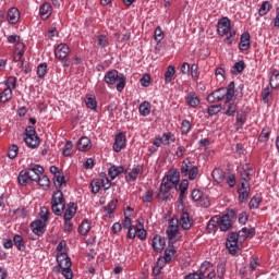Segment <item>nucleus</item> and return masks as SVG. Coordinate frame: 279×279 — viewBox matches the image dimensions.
Returning a JSON list of instances; mask_svg holds the SVG:
<instances>
[{
	"label": "nucleus",
	"instance_id": "obj_1",
	"mask_svg": "<svg viewBox=\"0 0 279 279\" xmlns=\"http://www.w3.org/2000/svg\"><path fill=\"white\" fill-rule=\"evenodd\" d=\"M178 184H180V170H169L168 173L163 177L159 187V193L161 194V199L163 202L169 199V193H171V189H175V191H178Z\"/></svg>",
	"mask_w": 279,
	"mask_h": 279
},
{
	"label": "nucleus",
	"instance_id": "obj_2",
	"mask_svg": "<svg viewBox=\"0 0 279 279\" xmlns=\"http://www.w3.org/2000/svg\"><path fill=\"white\" fill-rule=\"evenodd\" d=\"M217 34L219 36H226L225 43L227 45H232V43H234L236 29L232 28V22L229 20L228 16H223L220 20H218Z\"/></svg>",
	"mask_w": 279,
	"mask_h": 279
},
{
	"label": "nucleus",
	"instance_id": "obj_3",
	"mask_svg": "<svg viewBox=\"0 0 279 279\" xmlns=\"http://www.w3.org/2000/svg\"><path fill=\"white\" fill-rule=\"evenodd\" d=\"M104 82L109 87L114 86V84H116V88H117L118 93H123V90L125 89L126 78H125V74L119 73V71L112 69V70H108L105 73Z\"/></svg>",
	"mask_w": 279,
	"mask_h": 279
},
{
	"label": "nucleus",
	"instance_id": "obj_4",
	"mask_svg": "<svg viewBox=\"0 0 279 279\" xmlns=\"http://www.w3.org/2000/svg\"><path fill=\"white\" fill-rule=\"evenodd\" d=\"M50 205L53 215H56L57 217H62L64 208H66V199H64V194L62 193V190H57L53 192Z\"/></svg>",
	"mask_w": 279,
	"mask_h": 279
},
{
	"label": "nucleus",
	"instance_id": "obj_5",
	"mask_svg": "<svg viewBox=\"0 0 279 279\" xmlns=\"http://www.w3.org/2000/svg\"><path fill=\"white\" fill-rule=\"evenodd\" d=\"M64 232H73V218L77 215V204L70 202L62 213Z\"/></svg>",
	"mask_w": 279,
	"mask_h": 279
},
{
	"label": "nucleus",
	"instance_id": "obj_6",
	"mask_svg": "<svg viewBox=\"0 0 279 279\" xmlns=\"http://www.w3.org/2000/svg\"><path fill=\"white\" fill-rule=\"evenodd\" d=\"M191 159H185L181 165V174L183 178H189V180L193 181L197 178L199 173V168L197 166H191Z\"/></svg>",
	"mask_w": 279,
	"mask_h": 279
},
{
	"label": "nucleus",
	"instance_id": "obj_7",
	"mask_svg": "<svg viewBox=\"0 0 279 279\" xmlns=\"http://www.w3.org/2000/svg\"><path fill=\"white\" fill-rule=\"evenodd\" d=\"M24 141L31 149H36V147L40 145V137H38V134H36V130L33 126L26 128Z\"/></svg>",
	"mask_w": 279,
	"mask_h": 279
},
{
	"label": "nucleus",
	"instance_id": "obj_8",
	"mask_svg": "<svg viewBox=\"0 0 279 279\" xmlns=\"http://www.w3.org/2000/svg\"><path fill=\"white\" fill-rule=\"evenodd\" d=\"M236 217V211L234 209H229L225 215L221 217L219 216L218 226L221 232H228L229 228H232V219Z\"/></svg>",
	"mask_w": 279,
	"mask_h": 279
},
{
	"label": "nucleus",
	"instance_id": "obj_9",
	"mask_svg": "<svg viewBox=\"0 0 279 279\" xmlns=\"http://www.w3.org/2000/svg\"><path fill=\"white\" fill-rule=\"evenodd\" d=\"M226 247L231 256H236L239 252V234L235 232L230 233L227 238Z\"/></svg>",
	"mask_w": 279,
	"mask_h": 279
},
{
	"label": "nucleus",
	"instance_id": "obj_10",
	"mask_svg": "<svg viewBox=\"0 0 279 279\" xmlns=\"http://www.w3.org/2000/svg\"><path fill=\"white\" fill-rule=\"evenodd\" d=\"M223 99H225V101H228V93L226 92V87L216 89L207 96L208 104L223 101Z\"/></svg>",
	"mask_w": 279,
	"mask_h": 279
},
{
	"label": "nucleus",
	"instance_id": "obj_11",
	"mask_svg": "<svg viewBox=\"0 0 279 279\" xmlns=\"http://www.w3.org/2000/svg\"><path fill=\"white\" fill-rule=\"evenodd\" d=\"M143 169H144V167L141 163L133 166L131 171H129L125 174V181L126 182H136V180H138V178H141V175L143 174Z\"/></svg>",
	"mask_w": 279,
	"mask_h": 279
},
{
	"label": "nucleus",
	"instance_id": "obj_12",
	"mask_svg": "<svg viewBox=\"0 0 279 279\" xmlns=\"http://www.w3.org/2000/svg\"><path fill=\"white\" fill-rule=\"evenodd\" d=\"M69 53H71V48H69L66 44H59L54 48V58H57V60H65Z\"/></svg>",
	"mask_w": 279,
	"mask_h": 279
},
{
	"label": "nucleus",
	"instance_id": "obj_13",
	"mask_svg": "<svg viewBox=\"0 0 279 279\" xmlns=\"http://www.w3.org/2000/svg\"><path fill=\"white\" fill-rule=\"evenodd\" d=\"M45 228H47V222L40 219H36L31 223V230L36 236H43L45 234Z\"/></svg>",
	"mask_w": 279,
	"mask_h": 279
},
{
	"label": "nucleus",
	"instance_id": "obj_14",
	"mask_svg": "<svg viewBox=\"0 0 279 279\" xmlns=\"http://www.w3.org/2000/svg\"><path fill=\"white\" fill-rule=\"evenodd\" d=\"M28 175H31V181L36 182L43 173H45V168L40 165H32L28 169H26Z\"/></svg>",
	"mask_w": 279,
	"mask_h": 279
},
{
	"label": "nucleus",
	"instance_id": "obj_15",
	"mask_svg": "<svg viewBox=\"0 0 279 279\" xmlns=\"http://www.w3.org/2000/svg\"><path fill=\"white\" fill-rule=\"evenodd\" d=\"M222 110H225V114L227 117H234V114H236V110H239V105L232 100H225Z\"/></svg>",
	"mask_w": 279,
	"mask_h": 279
},
{
	"label": "nucleus",
	"instance_id": "obj_16",
	"mask_svg": "<svg viewBox=\"0 0 279 279\" xmlns=\"http://www.w3.org/2000/svg\"><path fill=\"white\" fill-rule=\"evenodd\" d=\"M7 21L10 25H16L21 21V11L16 8H11L7 13Z\"/></svg>",
	"mask_w": 279,
	"mask_h": 279
},
{
	"label": "nucleus",
	"instance_id": "obj_17",
	"mask_svg": "<svg viewBox=\"0 0 279 279\" xmlns=\"http://www.w3.org/2000/svg\"><path fill=\"white\" fill-rule=\"evenodd\" d=\"M125 143H126L125 133L120 132L118 135H116L114 143H113V146H112L113 147V151L119 154V151L124 149Z\"/></svg>",
	"mask_w": 279,
	"mask_h": 279
},
{
	"label": "nucleus",
	"instance_id": "obj_18",
	"mask_svg": "<svg viewBox=\"0 0 279 279\" xmlns=\"http://www.w3.org/2000/svg\"><path fill=\"white\" fill-rule=\"evenodd\" d=\"M250 183L240 182V187L238 189L239 199L240 202H247L250 197Z\"/></svg>",
	"mask_w": 279,
	"mask_h": 279
},
{
	"label": "nucleus",
	"instance_id": "obj_19",
	"mask_svg": "<svg viewBox=\"0 0 279 279\" xmlns=\"http://www.w3.org/2000/svg\"><path fill=\"white\" fill-rule=\"evenodd\" d=\"M185 104H186L190 108H197V106H199V104H202V100L199 99V96H197V93H195V92H190V93H187V95L185 96Z\"/></svg>",
	"mask_w": 279,
	"mask_h": 279
},
{
	"label": "nucleus",
	"instance_id": "obj_20",
	"mask_svg": "<svg viewBox=\"0 0 279 279\" xmlns=\"http://www.w3.org/2000/svg\"><path fill=\"white\" fill-rule=\"evenodd\" d=\"M179 223L183 230H191V228H193L194 222L189 213L183 211L180 216Z\"/></svg>",
	"mask_w": 279,
	"mask_h": 279
},
{
	"label": "nucleus",
	"instance_id": "obj_21",
	"mask_svg": "<svg viewBox=\"0 0 279 279\" xmlns=\"http://www.w3.org/2000/svg\"><path fill=\"white\" fill-rule=\"evenodd\" d=\"M166 234L169 241H175V236H178V221L173 219L169 220V227L166 230Z\"/></svg>",
	"mask_w": 279,
	"mask_h": 279
},
{
	"label": "nucleus",
	"instance_id": "obj_22",
	"mask_svg": "<svg viewBox=\"0 0 279 279\" xmlns=\"http://www.w3.org/2000/svg\"><path fill=\"white\" fill-rule=\"evenodd\" d=\"M240 173V182H247L250 184V171H252V166L245 163V166L238 167Z\"/></svg>",
	"mask_w": 279,
	"mask_h": 279
},
{
	"label": "nucleus",
	"instance_id": "obj_23",
	"mask_svg": "<svg viewBox=\"0 0 279 279\" xmlns=\"http://www.w3.org/2000/svg\"><path fill=\"white\" fill-rule=\"evenodd\" d=\"M53 12V7H51V3L45 2L39 7V16L43 19V21H47L49 16H51V13Z\"/></svg>",
	"mask_w": 279,
	"mask_h": 279
},
{
	"label": "nucleus",
	"instance_id": "obj_24",
	"mask_svg": "<svg viewBox=\"0 0 279 279\" xmlns=\"http://www.w3.org/2000/svg\"><path fill=\"white\" fill-rule=\"evenodd\" d=\"M165 245H167V242L161 235L156 234L153 238L151 246L155 252H162V250H165Z\"/></svg>",
	"mask_w": 279,
	"mask_h": 279
},
{
	"label": "nucleus",
	"instance_id": "obj_25",
	"mask_svg": "<svg viewBox=\"0 0 279 279\" xmlns=\"http://www.w3.org/2000/svg\"><path fill=\"white\" fill-rule=\"evenodd\" d=\"M250 38L251 36L248 32L242 33V35L240 36V43H239L240 51H247V49L252 47V44H250Z\"/></svg>",
	"mask_w": 279,
	"mask_h": 279
},
{
	"label": "nucleus",
	"instance_id": "obj_26",
	"mask_svg": "<svg viewBox=\"0 0 279 279\" xmlns=\"http://www.w3.org/2000/svg\"><path fill=\"white\" fill-rule=\"evenodd\" d=\"M76 147L78 151H88L93 147V142H90V138L87 136H82L78 140Z\"/></svg>",
	"mask_w": 279,
	"mask_h": 279
},
{
	"label": "nucleus",
	"instance_id": "obj_27",
	"mask_svg": "<svg viewBox=\"0 0 279 279\" xmlns=\"http://www.w3.org/2000/svg\"><path fill=\"white\" fill-rule=\"evenodd\" d=\"M57 263L61 269H71V258L65 253L57 256Z\"/></svg>",
	"mask_w": 279,
	"mask_h": 279
},
{
	"label": "nucleus",
	"instance_id": "obj_28",
	"mask_svg": "<svg viewBox=\"0 0 279 279\" xmlns=\"http://www.w3.org/2000/svg\"><path fill=\"white\" fill-rule=\"evenodd\" d=\"M138 112L141 117H149V114H151V102L144 100L140 104Z\"/></svg>",
	"mask_w": 279,
	"mask_h": 279
},
{
	"label": "nucleus",
	"instance_id": "obj_29",
	"mask_svg": "<svg viewBox=\"0 0 279 279\" xmlns=\"http://www.w3.org/2000/svg\"><path fill=\"white\" fill-rule=\"evenodd\" d=\"M226 171L220 168H216L211 172L213 180H215L218 184H221V182L226 181Z\"/></svg>",
	"mask_w": 279,
	"mask_h": 279
},
{
	"label": "nucleus",
	"instance_id": "obj_30",
	"mask_svg": "<svg viewBox=\"0 0 279 279\" xmlns=\"http://www.w3.org/2000/svg\"><path fill=\"white\" fill-rule=\"evenodd\" d=\"M238 239H242L243 241H245L247 238L254 236V234H256V229L255 228H242L238 233Z\"/></svg>",
	"mask_w": 279,
	"mask_h": 279
},
{
	"label": "nucleus",
	"instance_id": "obj_31",
	"mask_svg": "<svg viewBox=\"0 0 279 279\" xmlns=\"http://www.w3.org/2000/svg\"><path fill=\"white\" fill-rule=\"evenodd\" d=\"M84 101L86 108L93 110L94 112H97V98H95L94 95H86Z\"/></svg>",
	"mask_w": 279,
	"mask_h": 279
},
{
	"label": "nucleus",
	"instance_id": "obj_32",
	"mask_svg": "<svg viewBox=\"0 0 279 279\" xmlns=\"http://www.w3.org/2000/svg\"><path fill=\"white\" fill-rule=\"evenodd\" d=\"M123 171H125V169L123 168V166H111L108 170V175L109 178H111V180H114L116 178H118V175H121V173H123Z\"/></svg>",
	"mask_w": 279,
	"mask_h": 279
},
{
	"label": "nucleus",
	"instance_id": "obj_33",
	"mask_svg": "<svg viewBox=\"0 0 279 279\" xmlns=\"http://www.w3.org/2000/svg\"><path fill=\"white\" fill-rule=\"evenodd\" d=\"M53 184L58 191H60L62 186H66V179L64 178V172H61L53 177Z\"/></svg>",
	"mask_w": 279,
	"mask_h": 279
},
{
	"label": "nucleus",
	"instance_id": "obj_34",
	"mask_svg": "<svg viewBox=\"0 0 279 279\" xmlns=\"http://www.w3.org/2000/svg\"><path fill=\"white\" fill-rule=\"evenodd\" d=\"M29 180H32V177L27 171V169L22 170L17 177L19 184H21V186H27V183L29 182Z\"/></svg>",
	"mask_w": 279,
	"mask_h": 279
},
{
	"label": "nucleus",
	"instance_id": "obj_35",
	"mask_svg": "<svg viewBox=\"0 0 279 279\" xmlns=\"http://www.w3.org/2000/svg\"><path fill=\"white\" fill-rule=\"evenodd\" d=\"M99 178L100 185L104 191H109V189L112 186V182L110 179H108V174H106V172H100Z\"/></svg>",
	"mask_w": 279,
	"mask_h": 279
},
{
	"label": "nucleus",
	"instance_id": "obj_36",
	"mask_svg": "<svg viewBox=\"0 0 279 279\" xmlns=\"http://www.w3.org/2000/svg\"><path fill=\"white\" fill-rule=\"evenodd\" d=\"M217 228H219V216H214L207 223L208 232H217Z\"/></svg>",
	"mask_w": 279,
	"mask_h": 279
},
{
	"label": "nucleus",
	"instance_id": "obj_37",
	"mask_svg": "<svg viewBox=\"0 0 279 279\" xmlns=\"http://www.w3.org/2000/svg\"><path fill=\"white\" fill-rule=\"evenodd\" d=\"M271 11V2L270 1H264L258 10L259 16H267L269 12Z\"/></svg>",
	"mask_w": 279,
	"mask_h": 279
},
{
	"label": "nucleus",
	"instance_id": "obj_38",
	"mask_svg": "<svg viewBox=\"0 0 279 279\" xmlns=\"http://www.w3.org/2000/svg\"><path fill=\"white\" fill-rule=\"evenodd\" d=\"M87 232H90V221H88V219H85L78 226V234L86 236Z\"/></svg>",
	"mask_w": 279,
	"mask_h": 279
},
{
	"label": "nucleus",
	"instance_id": "obj_39",
	"mask_svg": "<svg viewBox=\"0 0 279 279\" xmlns=\"http://www.w3.org/2000/svg\"><path fill=\"white\" fill-rule=\"evenodd\" d=\"M269 136H271V129H269V126H266L262 130V132L258 136V142L267 143V141H269Z\"/></svg>",
	"mask_w": 279,
	"mask_h": 279
},
{
	"label": "nucleus",
	"instance_id": "obj_40",
	"mask_svg": "<svg viewBox=\"0 0 279 279\" xmlns=\"http://www.w3.org/2000/svg\"><path fill=\"white\" fill-rule=\"evenodd\" d=\"M173 75H175V66L169 65L167 68V71L165 72V83L171 84V81L173 80Z\"/></svg>",
	"mask_w": 279,
	"mask_h": 279
},
{
	"label": "nucleus",
	"instance_id": "obj_41",
	"mask_svg": "<svg viewBox=\"0 0 279 279\" xmlns=\"http://www.w3.org/2000/svg\"><path fill=\"white\" fill-rule=\"evenodd\" d=\"M262 202H263V198L260 196H253L248 203V208L251 210H258V208H260Z\"/></svg>",
	"mask_w": 279,
	"mask_h": 279
},
{
	"label": "nucleus",
	"instance_id": "obj_42",
	"mask_svg": "<svg viewBox=\"0 0 279 279\" xmlns=\"http://www.w3.org/2000/svg\"><path fill=\"white\" fill-rule=\"evenodd\" d=\"M96 38H97L98 47H100L101 49H106V47L110 45V39L106 35H97Z\"/></svg>",
	"mask_w": 279,
	"mask_h": 279
},
{
	"label": "nucleus",
	"instance_id": "obj_43",
	"mask_svg": "<svg viewBox=\"0 0 279 279\" xmlns=\"http://www.w3.org/2000/svg\"><path fill=\"white\" fill-rule=\"evenodd\" d=\"M243 71H245V61L243 60L235 62L232 66V73H234L235 75H239V73H243Z\"/></svg>",
	"mask_w": 279,
	"mask_h": 279
},
{
	"label": "nucleus",
	"instance_id": "obj_44",
	"mask_svg": "<svg viewBox=\"0 0 279 279\" xmlns=\"http://www.w3.org/2000/svg\"><path fill=\"white\" fill-rule=\"evenodd\" d=\"M36 182L41 186L43 189H49L51 181L49 180V177L41 174Z\"/></svg>",
	"mask_w": 279,
	"mask_h": 279
},
{
	"label": "nucleus",
	"instance_id": "obj_45",
	"mask_svg": "<svg viewBox=\"0 0 279 279\" xmlns=\"http://www.w3.org/2000/svg\"><path fill=\"white\" fill-rule=\"evenodd\" d=\"M16 156H19V146L16 144H12L9 146V149H8V158L10 160H14Z\"/></svg>",
	"mask_w": 279,
	"mask_h": 279
},
{
	"label": "nucleus",
	"instance_id": "obj_46",
	"mask_svg": "<svg viewBox=\"0 0 279 279\" xmlns=\"http://www.w3.org/2000/svg\"><path fill=\"white\" fill-rule=\"evenodd\" d=\"M13 242L19 252H23L25 250V243L23 242V236L20 234L14 235Z\"/></svg>",
	"mask_w": 279,
	"mask_h": 279
},
{
	"label": "nucleus",
	"instance_id": "obj_47",
	"mask_svg": "<svg viewBox=\"0 0 279 279\" xmlns=\"http://www.w3.org/2000/svg\"><path fill=\"white\" fill-rule=\"evenodd\" d=\"M234 81H231L226 88L227 101H232L234 99Z\"/></svg>",
	"mask_w": 279,
	"mask_h": 279
},
{
	"label": "nucleus",
	"instance_id": "obj_48",
	"mask_svg": "<svg viewBox=\"0 0 279 279\" xmlns=\"http://www.w3.org/2000/svg\"><path fill=\"white\" fill-rule=\"evenodd\" d=\"M12 99V89L5 88L2 93H0V101L5 104Z\"/></svg>",
	"mask_w": 279,
	"mask_h": 279
},
{
	"label": "nucleus",
	"instance_id": "obj_49",
	"mask_svg": "<svg viewBox=\"0 0 279 279\" xmlns=\"http://www.w3.org/2000/svg\"><path fill=\"white\" fill-rule=\"evenodd\" d=\"M90 191L94 195H97V193H99V191H101V181L99 179H94L90 182Z\"/></svg>",
	"mask_w": 279,
	"mask_h": 279
},
{
	"label": "nucleus",
	"instance_id": "obj_50",
	"mask_svg": "<svg viewBox=\"0 0 279 279\" xmlns=\"http://www.w3.org/2000/svg\"><path fill=\"white\" fill-rule=\"evenodd\" d=\"M220 110H223V106L211 105L207 108V114H209V117H215V114H219Z\"/></svg>",
	"mask_w": 279,
	"mask_h": 279
},
{
	"label": "nucleus",
	"instance_id": "obj_51",
	"mask_svg": "<svg viewBox=\"0 0 279 279\" xmlns=\"http://www.w3.org/2000/svg\"><path fill=\"white\" fill-rule=\"evenodd\" d=\"M47 63H40L38 66H37V77L39 80H44V77L47 75Z\"/></svg>",
	"mask_w": 279,
	"mask_h": 279
},
{
	"label": "nucleus",
	"instance_id": "obj_52",
	"mask_svg": "<svg viewBox=\"0 0 279 279\" xmlns=\"http://www.w3.org/2000/svg\"><path fill=\"white\" fill-rule=\"evenodd\" d=\"M49 215L51 214L49 213V209L46 206L40 207L39 220L44 221V223H47V221H49Z\"/></svg>",
	"mask_w": 279,
	"mask_h": 279
},
{
	"label": "nucleus",
	"instance_id": "obj_53",
	"mask_svg": "<svg viewBox=\"0 0 279 279\" xmlns=\"http://www.w3.org/2000/svg\"><path fill=\"white\" fill-rule=\"evenodd\" d=\"M174 254H175V248H173V246H169L165 251L163 260H166V263H171V258H173Z\"/></svg>",
	"mask_w": 279,
	"mask_h": 279
},
{
	"label": "nucleus",
	"instance_id": "obj_54",
	"mask_svg": "<svg viewBox=\"0 0 279 279\" xmlns=\"http://www.w3.org/2000/svg\"><path fill=\"white\" fill-rule=\"evenodd\" d=\"M105 210L109 217H112L114 210H117V201H110L105 207Z\"/></svg>",
	"mask_w": 279,
	"mask_h": 279
},
{
	"label": "nucleus",
	"instance_id": "obj_55",
	"mask_svg": "<svg viewBox=\"0 0 279 279\" xmlns=\"http://www.w3.org/2000/svg\"><path fill=\"white\" fill-rule=\"evenodd\" d=\"M269 85L271 88H278V86H279V73L278 72H274L270 75Z\"/></svg>",
	"mask_w": 279,
	"mask_h": 279
},
{
	"label": "nucleus",
	"instance_id": "obj_56",
	"mask_svg": "<svg viewBox=\"0 0 279 279\" xmlns=\"http://www.w3.org/2000/svg\"><path fill=\"white\" fill-rule=\"evenodd\" d=\"M4 86H7V88H9V90H14L16 88V77L9 76L4 81Z\"/></svg>",
	"mask_w": 279,
	"mask_h": 279
},
{
	"label": "nucleus",
	"instance_id": "obj_57",
	"mask_svg": "<svg viewBox=\"0 0 279 279\" xmlns=\"http://www.w3.org/2000/svg\"><path fill=\"white\" fill-rule=\"evenodd\" d=\"M193 125L191 124V121L189 120H183L181 123V134H189V132H191Z\"/></svg>",
	"mask_w": 279,
	"mask_h": 279
},
{
	"label": "nucleus",
	"instance_id": "obj_58",
	"mask_svg": "<svg viewBox=\"0 0 279 279\" xmlns=\"http://www.w3.org/2000/svg\"><path fill=\"white\" fill-rule=\"evenodd\" d=\"M217 276L219 279H223L226 276V262H219L217 266Z\"/></svg>",
	"mask_w": 279,
	"mask_h": 279
},
{
	"label": "nucleus",
	"instance_id": "obj_59",
	"mask_svg": "<svg viewBox=\"0 0 279 279\" xmlns=\"http://www.w3.org/2000/svg\"><path fill=\"white\" fill-rule=\"evenodd\" d=\"M191 77L194 82H197V80H199V66L195 63L191 65Z\"/></svg>",
	"mask_w": 279,
	"mask_h": 279
},
{
	"label": "nucleus",
	"instance_id": "obj_60",
	"mask_svg": "<svg viewBox=\"0 0 279 279\" xmlns=\"http://www.w3.org/2000/svg\"><path fill=\"white\" fill-rule=\"evenodd\" d=\"M142 201L144 202V204H151V202H154V191L153 190H147L143 197Z\"/></svg>",
	"mask_w": 279,
	"mask_h": 279
},
{
	"label": "nucleus",
	"instance_id": "obj_61",
	"mask_svg": "<svg viewBox=\"0 0 279 279\" xmlns=\"http://www.w3.org/2000/svg\"><path fill=\"white\" fill-rule=\"evenodd\" d=\"M165 38V32H162V28L160 26H157L155 28V40L157 44L162 43V39Z\"/></svg>",
	"mask_w": 279,
	"mask_h": 279
},
{
	"label": "nucleus",
	"instance_id": "obj_62",
	"mask_svg": "<svg viewBox=\"0 0 279 279\" xmlns=\"http://www.w3.org/2000/svg\"><path fill=\"white\" fill-rule=\"evenodd\" d=\"M71 151H73V142L69 141L65 143L62 154L63 156L69 157L71 156Z\"/></svg>",
	"mask_w": 279,
	"mask_h": 279
},
{
	"label": "nucleus",
	"instance_id": "obj_63",
	"mask_svg": "<svg viewBox=\"0 0 279 279\" xmlns=\"http://www.w3.org/2000/svg\"><path fill=\"white\" fill-rule=\"evenodd\" d=\"M128 230V233H126V239H136V234H137V230H138V227L136 226H133V227H130Z\"/></svg>",
	"mask_w": 279,
	"mask_h": 279
},
{
	"label": "nucleus",
	"instance_id": "obj_64",
	"mask_svg": "<svg viewBox=\"0 0 279 279\" xmlns=\"http://www.w3.org/2000/svg\"><path fill=\"white\" fill-rule=\"evenodd\" d=\"M184 279H204L203 275L197 271L189 272L184 276Z\"/></svg>",
	"mask_w": 279,
	"mask_h": 279
}]
</instances>
